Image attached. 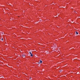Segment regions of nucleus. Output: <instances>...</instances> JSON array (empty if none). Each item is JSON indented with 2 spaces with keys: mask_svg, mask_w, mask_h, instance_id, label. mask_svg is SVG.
<instances>
[{
  "mask_svg": "<svg viewBox=\"0 0 80 80\" xmlns=\"http://www.w3.org/2000/svg\"><path fill=\"white\" fill-rule=\"evenodd\" d=\"M76 35H78V33L77 32V31H76Z\"/></svg>",
  "mask_w": 80,
  "mask_h": 80,
  "instance_id": "obj_2",
  "label": "nucleus"
},
{
  "mask_svg": "<svg viewBox=\"0 0 80 80\" xmlns=\"http://www.w3.org/2000/svg\"><path fill=\"white\" fill-rule=\"evenodd\" d=\"M38 63H40V62H39Z\"/></svg>",
  "mask_w": 80,
  "mask_h": 80,
  "instance_id": "obj_9",
  "label": "nucleus"
},
{
  "mask_svg": "<svg viewBox=\"0 0 80 80\" xmlns=\"http://www.w3.org/2000/svg\"><path fill=\"white\" fill-rule=\"evenodd\" d=\"M62 72V70H60V71H59V72Z\"/></svg>",
  "mask_w": 80,
  "mask_h": 80,
  "instance_id": "obj_6",
  "label": "nucleus"
},
{
  "mask_svg": "<svg viewBox=\"0 0 80 80\" xmlns=\"http://www.w3.org/2000/svg\"><path fill=\"white\" fill-rule=\"evenodd\" d=\"M25 57V56L24 55H22V57Z\"/></svg>",
  "mask_w": 80,
  "mask_h": 80,
  "instance_id": "obj_4",
  "label": "nucleus"
},
{
  "mask_svg": "<svg viewBox=\"0 0 80 80\" xmlns=\"http://www.w3.org/2000/svg\"><path fill=\"white\" fill-rule=\"evenodd\" d=\"M1 33L2 34V35H3V32H1Z\"/></svg>",
  "mask_w": 80,
  "mask_h": 80,
  "instance_id": "obj_7",
  "label": "nucleus"
},
{
  "mask_svg": "<svg viewBox=\"0 0 80 80\" xmlns=\"http://www.w3.org/2000/svg\"><path fill=\"white\" fill-rule=\"evenodd\" d=\"M40 62L41 63H42V61L41 60H40Z\"/></svg>",
  "mask_w": 80,
  "mask_h": 80,
  "instance_id": "obj_3",
  "label": "nucleus"
},
{
  "mask_svg": "<svg viewBox=\"0 0 80 80\" xmlns=\"http://www.w3.org/2000/svg\"><path fill=\"white\" fill-rule=\"evenodd\" d=\"M29 54L30 55V56L31 57H33V54H32V53L30 52H29Z\"/></svg>",
  "mask_w": 80,
  "mask_h": 80,
  "instance_id": "obj_1",
  "label": "nucleus"
},
{
  "mask_svg": "<svg viewBox=\"0 0 80 80\" xmlns=\"http://www.w3.org/2000/svg\"><path fill=\"white\" fill-rule=\"evenodd\" d=\"M31 77L30 78V80H31Z\"/></svg>",
  "mask_w": 80,
  "mask_h": 80,
  "instance_id": "obj_8",
  "label": "nucleus"
},
{
  "mask_svg": "<svg viewBox=\"0 0 80 80\" xmlns=\"http://www.w3.org/2000/svg\"><path fill=\"white\" fill-rule=\"evenodd\" d=\"M1 40H2V41H3V38H2V39H0Z\"/></svg>",
  "mask_w": 80,
  "mask_h": 80,
  "instance_id": "obj_5",
  "label": "nucleus"
}]
</instances>
